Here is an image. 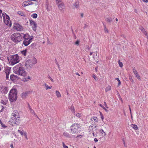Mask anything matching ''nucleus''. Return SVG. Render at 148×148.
<instances>
[{
  "label": "nucleus",
  "instance_id": "30",
  "mask_svg": "<svg viewBox=\"0 0 148 148\" xmlns=\"http://www.w3.org/2000/svg\"><path fill=\"white\" fill-rule=\"evenodd\" d=\"M31 16L34 18H36L37 17V14L36 13H34L31 15Z\"/></svg>",
  "mask_w": 148,
  "mask_h": 148
},
{
  "label": "nucleus",
  "instance_id": "7",
  "mask_svg": "<svg viewBox=\"0 0 148 148\" xmlns=\"http://www.w3.org/2000/svg\"><path fill=\"white\" fill-rule=\"evenodd\" d=\"M81 127L80 125L78 123L73 124L70 127L71 132L75 134L78 131V130Z\"/></svg>",
  "mask_w": 148,
  "mask_h": 148
},
{
  "label": "nucleus",
  "instance_id": "38",
  "mask_svg": "<svg viewBox=\"0 0 148 148\" xmlns=\"http://www.w3.org/2000/svg\"><path fill=\"white\" fill-rule=\"evenodd\" d=\"M61 0H56V3L57 4L61 3Z\"/></svg>",
  "mask_w": 148,
  "mask_h": 148
},
{
  "label": "nucleus",
  "instance_id": "44",
  "mask_svg": "<svg viewBox=\"0 0 148 148\" xmlns=\"http://www.w3.org/2000/svg\"><path fill=\"white\" fill-rule=\"evenodd\" d=\"M46 87V89L47 90L48 89H51L52 87V86H51V87L47 85Z\"/></svg>",
  "mask_w": 148,
  "mask_h": 148
},
{
  "label": "nucleus",
  "instance_id": "61",
  "mask_svg": "<svg viewBox=\"0 0 148 148\" xmlns=\"http://www.w3.org/2000/svg\"><path fill=\"white\" fill-rule=\"evenodd\" d=\"M9 78V75H6V79H7Z\"/></svg>",
  "mask_w": 148,
  "mask_h": 148
},
{
  "label": "nucleus",
  "instance_id": "48",
  "mask_svg": "<svg viewBox=\"0 0 148 148\" xmlns=\"http://www.w3.org/2000/svg\"><path fill=\"white\" fill-rule=\"evenodd\" d=\"M104 106L107 108H108V107L107 106V105L106 104V103L105 102H104Z\"/></svg>",
  "mask_w": 148,
  "mask_h": 148
},
{
  "label": "nucleus",
  "instance_id": "57",
  "mask_svg": "<svg viewBox=\"0 0 148 148\" xmlns=\"http://www.w3.org/2000/svg\"><path fill=\"white\" fill-rule=\"evenodd\" d=\"M94 141L95 142H97L98 141V140L97 138H95L94 139Z\"/></svg>",
  "mask_w": 148,
  "mask_h": 148
},
{
  "label": "nucleus",
  "instance_id": "3",
  "mask_svg": "<svg viewBox=\"0 0 148 148\" xmlns=\"http://www.w3.org/2000/svg\"><path fill=\"white\" fill-rule=\"evenodd\" d=\"M17 92L16 89H12L9 95V98L11 102H14L17 99Z\"/></svg>",
  "mask_w": 148,
  "mask_h": 148
},
{
  "label": "nucleus",
  "instance_id": "35",
  "mask_svg": "<svg viewBox=\"0 0 148 148\" xmlns=\"http://www.w3.org/2000/svg\"><path fill=\"white\" fill-rule=\"evenodd\" d=\"M118 62L120 66L121 67H122L123 66V63L121 62L120 60L118 61Z\"/></svg>",
  "mask_w": 148,
  "mask_h": 148
},
{
  "label": "nucleus",
  "instance_id": "2",
  "mask_svg": "<svg viewBox=\"0 0 148 148\" xmlns=\"http://www.w3.org/2000/svg\"><path fill=\"white\" fill-rule=\"evenodd\" d=\"M8 60L9 63L12 65L18 63L20 61L19 57L17 54L10 56Z\"/></svg>",
  "mask_w": 148,
  "mask_h": 148
},
{
  "label": "nucleus",
  "instance_id": "27",
  "mask_svg": "<svg viewBox=\"0 0 148 148\" xmlns=\"http://www.w3.org/2000/svg\"><path fill=\"white\" fill-rule=\"evenodd\" d=\"M111 89V87L110 86H107L105 89V91L106 92H107L110 90Z\"/></svg>",
  "mask_w": 148,
  "mask_h": 148
},
{
  "label": "nucleus",
  "instance_id": "4",
  "mask_svg": "<svg viewBox=\"0 0 148 148\" xmlns=\"http://www.w3.org/2000/svg\"><path fill=\"white\" fill-rule=\"evenodd\" d=\"M23 38L22 36L19 33H14L11 36V39L13 42L17 43L20 42Z\"/></svg>",
  "mask_w": 148,
  "mask_h": 148
},
{
  "label": "nucleus",
  "instance_id": "39",
  "mask_svg": "<svg viewBox=\"0 0 148 148\" xmlns=\"http://www.w3.org/2000/svg\"><path fill=\"white\" fill-rule=\"evenodd\" d=\"M71 111L73 110L72 112L74 113L75 112L74 111V108L73 107V106H71Z\"/></svg>",
  "mask_w": 148,
  "mask_h": 148
},
{
  "label": "nucleus",
  "instance_id": "12",
  "mask_svg": "<svg viewBox=\"0 0 148 148\" xmlns=\"http://www.w3.org/2000/svg\"><path fill=\"white\" fill-rule=\"evenodd\" d=\"M29 21L31 25H33V26H32L33 29L34 31H35L37 27L36 23L35 22L31 20H29Z\"/></svg>",
  "mask_w": 148,
  "mask_h": 148
},
{
  "label": "nucleus",
  "instance_id": "54",
  "mask_svg": "<svg viewBox=\"0 0 148 148\" xmlns=\"http://www.w3.org/2000/svg\"><path fill=\"white\" fill-rule=\"evenodd\" d=\"M93 77L94 78L95 80H96V79L97 78V77L94 75H93Z\"/></svg>",
  "mask_w": 148,
  "mask_h": 148
},
{
  "label": "nucleus",
  "instance_id": "11",
  "mask_svg": "<svg viewBox=\"0 0 148 148\" xmlns=\"http://www.w3.org/2000/svg\"><path fill=\"white\" fill-rule=\"evenodd\" d=\"M32 40V38L28 39H24L23 41V44L25 46H27L31 42Z\"/></svg>",
  "mask_w": 148,
  "mask_h": 148
},
{
  "label": "nucleus",
  "instance_id": "20",
  "mask_svg": "<svg viewBox=\"0 0 148 148\" xmlns=\"http://www.w3.org/2000/svg\"><path fill=\"white\" fill-rule=\"evenodd\" d=\"M91 120L92 121H94L96 122H97L98 121V119H97V118L95 117H92L91 118Z\"/></svg>",
  "mask_w": 148,
  "mask_h": 148
},
{
  "label": "nucleus",
  "instance_id": "5",
  "mask_svg": "<svg viewBox=\"0 0 148 148\" xmlns=\"http://www.w3.org/2000/svg\"><path fill=\"white\" fill-rule=\"evenodd\" d=\"M20 118H14V117H11L9 121V123L13 126H17L20 123Z\"/></svg>",
  "mask_w": 148,
  "mask_h": 148
},
{
  "label": "nucleus",
  "instance_id": "28",
  "mask_svg": "<svg viewBox=\"0 0 148 148\" xmlns=\"http://www.w3.org/2000/svg\"><path fill=\"white\" fill-rule=\"evenodd\" d=\"M29 110H30V112L33 114H34V115H36V117H38V116L36 115L35 113L34 112V111L33 110H32V109H29Z\"/></svg>",
  "mask_w": 148,
  "mask_h": 148
},
{
  "label": "nucleus",
  "instance_id": "49",
  "mask_svg": "<svg viewBox=\"0 0 148 148\" xmlns=\"http://www.w3.org/2000/svg\"><path fill=\"white\" fill-rule=\"evenodd\" d=\"M130 79V81L132 82H134V80L132 79V78L131 77H129Z\"/></svg>",
  "mask_w": 148,
  "mask_h": 148
},
{
  "label": "nucleus",
  "instance_id": "8",
  "mask_svg": "<svg viewBox=\"0 0 148 148\" xmlns=\"http://www.w3.org/2000/svg\"><path fill=\"white\" fill-rule=\"evenodd\" d=\"M3 16L4 19V21L5 24L10 27H11L12 23L10 22V18L9 16L7 14H3Z\"/></svg>",
  "mask_w": 148,
  "mask_h": 148
},
{
  "label": "nucleus",
  "instance_id": "62",
  "mask_svg": "<svg viewBox=\"0 0 148 148\" xmlns=\"http://www.w3.org/2000/svg\"><path fill=\"white\" fill-rule=\"evenodd\" d=\"M99 106L100 107H102V108H103V107H104V106L101 104H100Z\"/></svg>",
  "mask_w": 148,
  "mask_h": 148
},
{
  "label": "nucleus",
  "instance_id": "33",
  "mask_svg": "<svg viewBox=\"0 0 148 148\" xmlns=\"http://www.w3.org/2000/svg\"><path fill=\"white\" fill-rule=\"evenodd\" d=\"M100 132L102 134H104L105 136L106 135L105 132L103 130L101 129L100 130Z\"/></svg>",
  "mask_w": 148,
  "mask_h": 148
},
{
  "label": "nucleus",
  "instance_id": "13",
  "mask_svg": "<svg viewBox=\"0 0 148 148\" xmlns=\"http://www.w3.org/2000/svg\"><path fill=\"white\" fill-rule=\"evenodd\" d=\"M133 72L135 75L136 77L138 79H140V76L139 75H138V73L137 71H136V69H135V68L134 67L133 69Z\"/></svg>",
  "mask_w": 148,
  "mask_h": 148
},
{
  "label": "nucleus",
  "instance_id": "34",
  "mask_svg": "<svg viewBox=\"0 0 148 148\" xmlns=\"http://www.w3.org/2000/svg\"><path fill=\"white\" fill-rule=\"evenodd\" d=\"M115 79L118 81V86H119L121 84V82H120L119 78H116Z\"/></svg>",
  "mask_w": 148,
  "mask_h": 148
},
{
  "label": "nucleus",
  "instance_id": "47",
  "mask_svg": "<svg viewBox=\"0 0 148 148\" xmlns=\"http://www.w3.org/2000/svg\"><path fill=\"white\" fill-rule=\"evenodd\" d=\"M79 40H77L75 42V45H79Z\"/></svg>",
  "mask_w": 148,
  "mask_h": 148
},
{
  "label": "nucleus",
  "instance_id": "46",
  "mask_svg": "<svg viewBox=\"0 0 148 148\" xmlns=\"http://www.w3.org/2000/svg\"><path fill=\"white\" fill-rule=\"evenodd\" d=\"M23 135H24L27 139V133L26 132L24 133Z\"/></svg>",
  "mask_w": 148,
  "mask_h": 148
},
{
  "label": "nucleus",
  "instance_id": "53",
  "mask_svg": "<svg viewBox=\"0 0 148 148\" xmlns=\"http://www.w3.org/2000/svg\"><path fill=\"white\" fill-rule=\"evenodd\" d=\"M80 114L79 113H77L76 114V116H77V117H79L80 116Z\"/></svg>",
  "mask_w": 148,
  "mask_h": 148
},
{
  "label": "nucleus",
  "instance_id": "64",
  "mask_svg": "<svg viewBox=\"0 0 148 148\" xmlns=\"http://www.w3.org/2000/svg\"><path fill=\"white\" fill-rule=\"evenodd\" d=\"M86 48L88 49H89V47L88 46H87V48Z\"/></svg>",
  "mask_w": 148,
  "mask_h": 148
},
{
  "label": "nucleus",
  "instance_id": "21",
  "mask_svg": "<svg viewBox=\"0 0 148 148\" xmlns=\"http://www.w3.org/2000/svg\"><path fill=\"white\" fill-rule=\"evenodd\" d=\"M56 95L58 97H61V95L59 91L57 90L56 91Z\"/></svg>",
  "mask_w": 148,
  "mask_h": 148
},
{
  "label": "nucleus",
  "instance_id": "42",
  "mask_svg": "<svg viewBox=\"0 0 148 148\" xmlns=\"http://www.w3.org/2000/svg\"><path fill=\"white\" fill-rule=\"evenodd\" d=\"M63 146L64 148H68V147L66 145L64 142L62 143Z\"/></svg>",
  "mask_w": 148,
  "mask_h": 148
},
{
  "label": "nucleus",
  "instance_id": "1",
  "mask_svg": "<svg viewBox=\"0 0 148 148\" xmlns=\"http://www.w3.org/2000/svg\"><path fill=\"white\" fill-rule=\"evenodd\" d=\"M14 72L17 75H21L24 77L27 76V73L24 70L22 64L19 63L13 68Z\"/></svg>",
  "mask_w": 148,
  "mask_h": 148
},
{
  "label": "nucleus",
  "instance_id": "6",
  "mask_svg": "<svg viewBox=\"0 0 148 148\" xmlns=\"http://www.w3.org/2000/svg\"><path fill=\"white\" fill-rule=\"evenodd\" d=\"M37 63L36 59L33 57L31 59L28 60L25 62V66L27 68H31L34 64H35Z\"/></svg>",
  "mask_w": 148,
  "mask_h": 148
},
{
  "label": "nucleus",
  "instance_id": "40",
  "mask_svg": "<svg viewBox=\"0 0 148 148\" xmlns=\"http://www.w3.org/2000/svg\"><path fill=\"white\" fill-rule=\"evenodd\" d=\"M143 33L144 34L147 36V38H148V35L147 34V33L146 31H145L143 32Z\"/></svg>",
  "mask_w": 148,
  "mask_h": 148
},
{
  "label": "nucleus",
  "instance_id": "15",
  "mask_svg": "<svg viewBox=\"0 0 148 148\" xmlns=\"http://www.w3.org/2000/svg\"><path fill=\"white\" fill-rule=\"evenodd\" d=\"M17 76L14 75H11L10 76V78L12 81H14L17 78Z\"/></svg>",
  "mask_w": 148,
  "mask_h": 148
},
{
  "label": "nucleus",
  "instance_id": "60",
  "mask_svg": "<svg viewBox=\"0 0 148 148\" xmlns=\"http://www.w3.org/2000/svg\"><path fill=\"white\" fill-rule=\"evenodd\" d=\"M10 147L11 148H14L13 145L12 144L11 145Z\"/></svg>",
  "mask_w": 148,
  "mask_h": 148
},
{
  "label": "nucleus",
  "instance_id": "37",
  "mask_svg": "<svg viewBox=\"0 0 148 148\" xmlns=\"http://www.w3.org/2000/svg\"><path fill=\"white\" fill-rule=\"evenodd\" d=\"M31 77L29 76H28V77H26L25 78V80H23L24 81H27V79H31Z\"/></svg>",
  "mask_w": 148,
  "mask_h": 148
},
{
  "label": "nucleus",
  "instance_id": "22",
  "mask_svg": "<svg viewBox=\"0 0 148 148\" xmlns=\"http://www.w3.org/2000/svg\"><path fill=\"white\" fill-rule=\"evenodd\" d=\"M10 69H8L5 70V72L6 75H9L10 73Z\"/></svg>",
  "mask_w": 148,
  "mask_h": 148
},
{
  "label": "nucleus",
  "instance_id": "58",
  "mask_svg": "<svg viewBox=\"0 0 148 148\" xmlns=\"http://www.w3.org/2000/svg\"><path fill=\"white\" fill-rule=\"evenodd\" d=\"M81 17H83L84 16V14L83 13H82L81 14Z\"/></svg>",
  "mask_w": 148,
  "mask_h": 148
},
{
  "label": "nucleus",
  "instance_id": "16",
  "mask_svg": "<svg viewBox=\"0 0 148 148\" xmlns=\"http://www.w3.org/2000/svg\"><path fill=\"white\" fill-rule=\"evenodd\" d=\"M63 135L64 136L67 138H70L71 137V135L66 132H64L63 133Z\"/></svg>",
  "mask_w": 148,
  "mask_h": 148
},
{
  "label": "nucleus",
  "instance_id": "51",
  "mask_svg": "<svg viewBox=\"0 0 148 148\" xmlns=\"http://www.w3.org/2000/svg\"><path fill=\"white\" fill-rule=\"evenodd\" d=\"M129 110H130V112L131 114V115H132V113H131V108H130V105H129ZM131 117H132V115H131Z\"/></svg>",
  "mask_w": 148,
  "mask_h": 148
},
{
  "label": "nucleus",
  "instance_id": "24",
  "mask_svg": "<svg viewBox=\"0 0 148 148\" xmlns=\"http://www.w3.org/2000/svg\"><path fill=\"white\" fill-rule=\"evenodd\" d=\"M74 6H75L76 8H79V3L78 2H76L74 4Z\"/></svg>",
  "mask_w": 148,
  "mask_h": 148
},
{
  "label": "nucleus",
  "instance_id": "56",
  "mask_svg": "<svg viewBox=\"0 0 148 148\" xmlns=\"http://www.w3.org/2000/svg\"><path fill=\"white\" fill-rule=\"evenodd\" d=\"M103 108L104 110H105L106 112H107L108 111V110L107 109H106V108H105L104 107H103Z\"/></svg>",
  "mask_w": 148,
  "mask_h": 148
},
{
  "label": "nucleus",
  "instance_id": "36",
  "mask_svg": "<svg viewBox=\"0 0 148 148\" xmlns=\"http://www.w3.org/2000/svg\"><path fill=\"white\" fill-rule=\"evenodd\" d=\"M140 29L143 32L145 31L144 28L142 26H140Z\"/></svg>",
  "mask_w": 148,
  "mask_h": 148
},
{
  "label": "nucleus",
  "instance_id": "52",
  "mask_svg": "<svg viewBox=\"0 0 148 148\" xmlns=\"http://www.w3.org/2000/svg\"><path fill=\"white\" fill-rule=\"evenodd\" d=\"M29 5H32L33 4V3L29 0Z\"/></svg>",
  "mask_w": 148,
  "mask_h": 148
},
{
  "label": "nucleus",
  "instance_id": "10",
  "mask_svg": "<svg viewBox=\"0 0 148 148\" xmlns=\"http://www.w3.org/2000/svg\"><path fill=\"white\" fill-rule=\"evenodd\" d=\"M14 117V118H18L20 117L19 115L17 110H16L14 111L11 114V117Z\"/></svg>",
  "mask_w": 148,
  "mask_h": 148
},
{
  "label": "nucleus",
  "instance_id": "45",
  "mask_svg": "<svg viewBox=\"0 0 148 148\" xmlns=\"http://www.w3.org/2000/svg\"><path fill=\"white\" fill-rule=\"evenodd\" d=\"M18 132H19L22 135H23L24 133H23L20 130H18Z\"/></svg>",
  "mask_w": 148,
  "mask_h": 148
},
{
  "label": "nucleus",
  "instance_id": "50",
  "mask_svg": "<svg viewBox=\"0 0 148 148\" xmlns=\"http://www.w3.org/2000/svg\"><path fill=\"white\" fill-rule=\"evenodd\" d=\"M48 78L49 79H50L51 81L52 82H53L54 81L53 80V79L50 77V76H49L48 77Z\"/></svg>",
  "mask_w": 148,
  "mask_h": 148
},
{
  "label": "nucleus",
  "instance_id": "29",
  "mask_svg": "<svg viewBox=\"0 0 148 148\" xmlns=\"http://www.w3.org/2000/svg\"><path fill=\"white\" fill-rule=\"evenodd\" d=\"M106 20L108 22H111L112 21V19L111 18H107Z\"/></svg>",
  "mask_w": 148,
  "mask_h": 148
},
{
  "label": "nucleus",
  "instance_id": "19",
  "mask_svg": "<svg viewBox=\"0 0 148 148\" xmlns=\"http://www.w3.org/2000/svg\"><path fill=\"white\" fill-rule=\"evenodd\" d=\"M29 0H28L27 1L24 2L23 4V6L24 7H25L29 5Z\"/></svg>",
  "mask_w": 148,
  "mask_h": 148
},
{
  "label": "nucleus",
  "instance_id": "17",
  "mask_svg": "<svg viewBox=\"0 0 148 148\" xmlns=\"http://www.w3.org/2000/svg\"><path fill=\"white\" fill-rule=\"evenodd\" d=\"M22 34L23 35V36H22L23 38H24V39H28L30 38H29V35H28L27 34Z\"/></svg>",
  "mask_w": 148,
  "mask_h": 148
},
{
  "label": "nucleus",
  "instance_id": "9",
  "mask_svg": "<svg viewBox=\"0 0 148 148\" xmlns=\"http://www.w3.org/2000/svg\"><path fill=\"white\" fill-rule=\"evenodd\" d=\"M58 5V8L60 9V11L62 12H63L64 11V9L65 8V6L64 4V3H61L59 4H57Z\"/></svg>",
  "mask_w": 148,
  "mask_h": 148
},
{
  "label": "nucleus",
  "instance_id": "32",
  "mask_svg": "<svg viewBox=\"0 0 148 148\" xmlns=\"http://www.w3.org/2000/svg\"><path fill=\"white\" fill-rule=\"evenodd\" d=\"M18 14L21 16H24V13L21 11L18 12Z\"/></svg>",
  "mask_w": 148,
  "mask_h": 148
},
{
  "label": "nucleus",
  "instance_id": "55",
  "mask_svg": "<svg viewBox=\"0 0 148 148\" xmlns=\"http://www.w3.org/2000/svg\"><path fill=\"white\" fill-rule=\"evenodd\" d=\"M28 106L29 109V110L31 109V108L30 106L29 103H28Z\"/></svg>",
  "mask_w": 148,
  "mask_h": 148
},
{
  "label": "nucleus",
  "instance_id": "59",
  "mask_svg": "<svg viewBox=\"0 0 148 148\" xmlns=\"http://www.w3.org/2000/svg\"><path fill=\"white\" fill-rule=\"evenodd\" d=\"M75 74L77 75H79V76H80L78 73H75Z\"/></svg>",
  "mask_w": 148,
  "mask_h": 148
},
{
  "label": "nucleus",
  "instance_id": "23",
  "mask_svg": "<svg viewBox=\"0 0 148 148\" xmlns=\"http://www.w3.org/2000/svg\"><path fill=\"white\" fill-rule=\"evenodd\" d=\"M27 93L26 92H23L22 93L21 96L23 98H25L26 96Z\"/></svg>",
  "mask_w": 148,
  "mask_h": 148
},
{
  "label": "nucleus",
  "instance_id": "25",
  "mask_svg": "<svg viewBox=\"0 0 148 148\" xmlns=\"http://www.w3.org/2000/svg\"><path fill=\"white\" fill-rule=\"evenodd\" d=\"M132 127L135 130L138 129V127L135 124H132Z\"/></svg>",
  "mask_w": 148,
  "mask_h": 148
},
{
  "label": "nucleus",
  "instance_id": "63",
  "mask_svg": "<svg viewBox=\"0 0 148 148\" xmlns=\"http://www.w3.org/2000/svg\"><path fill=\"white\" fill-rule=\"evenodd\" d=\"M46 9H47V10L48 11H49L50 10H49V9H48V7L47 6V7H46Z\"/></svg>",
  "mask_w": 148,
  "mask_h": 148
},
{
  "label": "nucleus",
  "instance_id": "26",
  "mask_svg": "<svg viewBox=\"0 0 148 148\" xmlns=\"http://www.w3.org/2000/svg\"><path fill=\"white\" fill-rule=\"evenodd\" d=\"M27 51V50L25 49L24 50L21 51V52L22 54L24 56H26Z\"/></svg>",
  "mask_w": 148,
  "mask_h": 148
},
{
  "label": "nucleus",
  "instance_id": "18",
  "mask_svg": "<svg viewBox=\"0 0 148 148\" xmlns=\"http://www.w3.org/2000/svg\"><path fill=\"white\" fill-rule=\"evenodd\" d=\"M3 89L2 92L4 93H6L8 91V88L6 87H3Z\"/></svg>",
  "mask_w": 148,
  "mask_h": 148
},
{
  "label": "nucleus",
  "instance_id": "41",
  "mask_svg": "<svg viewBox=\"0 0 148 148\" xmlns=\"http://www.w3.org/2000/svg\"><path fill=\"white\" fill-rule=\"evenodd\" d=\"M0 123L3 127H6L5 125L3 123L1 122V120H0Z\"/></svg>",
  "mask_w": 148,
  "mask_h": 148
},
{
  "label": "nucleus",
  "instance_id": "31",
  "mask_svg": "<svg viewBox=\"0 0 148 148\" xmlns=\"http://www.w3.org/2000/svg\"><path fill=\"white\" fill-rule=\"evenodd\" d=\"M103 24L104 25V29L105 32H108V30L107 29L106 26L104 24V23L103 22Z\"/></svg>",
  "mask_w": 148,
  "mask_h": 148
},
{
  "label": "nucleus",
  "instance_id": "43",
  "mask_svg": "<svg viewBox=\"0 0 148 148\" xmlns=\"http://www.w3.org/2000/svg\"><path fill=\"white\" fill-rule=\"evenodd\" d=\"M1 103L4 105H6L7 103V102L6 101H3L2 100L1 101Z\"/></svg>",
  "mask_w": 148,
  "mask_h": 148
},
{
  "label": "nucleus",
  "instance_id": "14",
  "mask_svg": "<svg viewBox=\"0 0 148 148\" xmlns=\"http://www.w3.org/2000/svg\"><path fill=\"white\" fill-rule=\"evenodd\" d=\"M14 27H15V29L18 31H20L22 29V26L18 24H16Z\"/></svg>",
  "mask_w": 148,
  "mask_h": 148
}]
</instances>
